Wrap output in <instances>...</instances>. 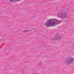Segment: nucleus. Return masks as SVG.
Masks as SVG:
<instances>
[{
  "instance_id": "obj_3",
  "label": "nucleus",
  "mask_w": 74,
  "mask_h": 74,
  "mask_svg": "<svg viewBox=\"0 0 74 74\" xmlns=\"http://www.w3.org/2000/svg\"><path fill=\"white\" fill-rule=\"evenodd\" d=\"M60 38H61V37L59 35V34H57L56 36L54 39L55 40H59L60 39Z\"/></svg>"
},
{
  "instance_id": "obj_6",
  "label": "nucleus",
  "mask_w": 74,
  "mask_h": 74,
  "mask_svg": "<svg viewBox=\"0 0 74 74\" xmlns=\"http://www.w3.org/2000/svg\"><path fill=\"white\" fill-rule=\"evenodd\" d=\"M23 32H29V31L28 30H27L26 29H25V30H24L23 31Z\"/></svg>"
},
{
  "instance_id": "obj_1",
  "label": "nucleus",
  "mask_w": 74,
  "mask_h": 74,
  "mask_svg": "<svg viewBox=\"0 0 74 74\" xmlns=\"http://www.w3.org/2000/svg\"><path fill=\"white\" fill-rule=\"evenodd\" d=\"M56 23H58V21L56 19H51L49 20L45 23V25L47 27H50V26H54L56 24H55Z\"/></svg>"
},
{
  "instance_id": "obj_5",
  "label": "nucleus",
  "mask_w": 74,
  "mask_h": 74,
  "mask_svg": "<svg viewBox=\"0 0 74 74\" xmlns=\"http://www.w3.org/2000/svg\"><path fill=\"white\" fill-rule=\"evenodd\" d=\"M58 16L60 18H62V14L61 13L58 15Z\"/></svg>"
},
{
  "instance_id": "obj_4",
  "label": "nucleus",
  "mask_w": 74,
  "mask_h": 74,
  "mask_svg": "<svg viewBox=\"0 0 74 74\" xmlns=\"http://www.w3.org/2000/svg\"><path fill=\"white\" fill-rule=\"evenodd\" d=\"M67 14H66L65 13L62 14V18H65L67 17Z\"/></svg>"
},
{
  "instance_id": "obj_7",
  "label": "nucleus",
  "mask_w": 74,
  "mask_h": 74,
  "mask_svg": "<svg viewBox=\"0 0 74 74\" xmlns=\"http://www.w3.org/2000/svg\"><path fill=\"white\" fill-rule=\"evenodd\" d=\"M10 1H12V2H13V1L14 2L15 1H14V0H10Z\"/></svg>"
},
{
  "instance_id": "obj_9",
  "label": "nucleus",
  "mask_w": 74,
  "mask_h": 74,
  "mask_svg": "<svg viewBox=\"0 0 74 74\" xmlns=\"http://www.w3.org/2000/svg\"><path fill=\"white\" fill-rule=\"evenodd\" d=\"M35 30V29H33V30Z\"/></svg>"
},
{
  "instance_id": "obj_8",
  "label": "nucleus",
  "mask_w": 74,
  "mask_h": 74,
  "mask_svg": "<svg viewBox=\"0 0 74 74\" xmlns=\"http://www.w3.org/2000/svg\"><path fill=\"white\" fill-rule=\"evenodd\" d=\"M68 9H69L68 8H67L66 9L67 10H68Z\"/></svg>"
},
{
  "instance_id": "obj_2",
  "label": "nucleus",
  "mask_w": 74,
  "mask_h": 74,
  "mask_svg": "<svg viewBox=\"0 0 74 74\" xmlns=\"http://www.w3.org/2000/svg\"><path fill=\"white\" fill-rule=\"evenodd\" d=\"M74 59L72 58H68L67 60H66V62L67 64H70L71 62H74Z\"/></svg>"
}]
</instances>
